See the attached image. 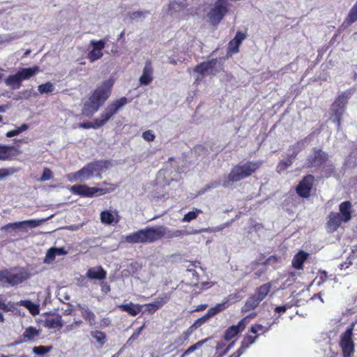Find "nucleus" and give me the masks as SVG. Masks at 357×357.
<instances>
[{
  "instance_id": "4be33fe9",
  "label": "nucleus",
  "mask_w": 357,
  "mask_h": 357,
  "mask_svg": "<svg viewBox=\"0 0 357 357\" xmlns=\"http://www.w3.org/2000/svg\"><path fill=\"white\" fill-rule=\"evenodd\" d=\"M86 276L91 280H105L107 277L106 271L101 266H96L88 269Z\"/></svg>"
},
{
  "instance_id": "cd10ccee",
  "label": "nucleus",
  "mask_w": 357,
  "mask_h": 357,
  "mask_svg": "<svg viewBox=\"0 0 357 357\" xmlns=\"http://www.w3.org/2000/svg\"><path fill=\"white\" fill-rule=\"evenodd\" d=\"M273 287V282L264 284L255 289L254 295L261 301L264 300Z\"/></svg>"
},
{
  "instance_id": "473e14b6",
  "label": "nucleus",
  "mask_w": 357,
  "mask_h": 357,
  "mask_svg": "<svg viewBox=\"0 0 357 357\" xmlns=\"http://www.w3.org/2000/svg\"><path fill=\"white\" fill-rule=\"evenodd\" d=\"M40 222L37 220H28L13 222V225L18 226L17 229L26 231L28 228H34L39 225Z\"/></svg>"
},
{
  "instance_id": "a18cd8bd",
  "label": "nucleus",
  "mask_w": 357,
  "mask_h": 357,
  "mask_svg": "<svg viewBox=\"0 0 357 357\" xmlns=\"http://www.w3.org/2000/svg\"><path fill=\"white\" fill-rule=\"evenodd\" d=\"M53 90H54V86L50 82H47L45 84H40L38 86V91L40 93H51L53 91Z\"/></svg>"
},
{
  "instance_id": "37998d69",
  "label": "nucleus",
  "mask_w": 357,
  "mask_h": 357,
  "mask_svg": "<svg viewBox=\"0 0 357 357\" xmlns=\"http://www.w3.org/2000/svg\"><path fill=\"white\" fill-rule=\"evenodd\" d=\"M52 349V346H37L33 348V352L36 355H44L50 352Z\"/></svg>"
},
{
  "instance_id": "ddd939ff",
  "label": "nucleus",
  "mask_w": 357,
  "mask_h": 357,
  "mask_svg": "<svg viewBox=\"0 0 357 357\" xmlns=\"http://www.w3.org/2000/svg\"><path fill=\"white\" fill-rule=\"evenodd\" d=\"M107 39H101L99 40H91L90 45L92 47L91 51L87 54L86 58L90 62H94L103 56L102 50L105 49Z\"/></svg>"
},
{
  "instance_id": "e433bc0d",
  "label": "nucleus",
  "mask_w": 357,
  "mask_h": 357,
  "mask_svg": "<svg viewBox=\"0 0 357 357\" xmlns=\"http://www.w3.org/2000/svg\"><path fill=\"white\" fill-rule=\"evenodd\" d=\"M322 173L324 177L329 178L335 173V167L333 163L327 162L321 167Z\"/></svg>"
},
{
  "instance_id": "f3484780",
  "label": "nucleus",
  "mask_w": 357,
  "mask_h": 357,
  "mask_svg": "<svg viewBox=\"0 0 357 357\" xmlns=\"http://www.w3.org/2000/svg\"><path fill=\"white\" fill-rule=\"evenodd\" d=\"M153 80V68L151 61L147 60L145 62L144 67L142 70V74L139 78V82L142 86H147Z\"/></svg>"
},
{
  "instance_id": "a878e982",
  "label": "nucleus",
  "mask_w": 357,
  "mask_h": 357,
  "mask_svg": "<svg viewBox=\"0 0 357 357\" xmlns=\"http://www.w3.org/2000/svg\"><path fill=\"white\" fill-rule=\"evenodd\" d=\"M309 254L307 252L303 250H300L294 256L292 259V266L297 270L303 269V264L305 261L307 260Z\"/></svg>"
},
{
  "instance_id": "774afa93",
  "label": "nucleus",
  "mask_w": 357,
  "mask_h": 357,
  "mask_svg": "<svg viewBox=\"0 0 357 357\" xmlns=\"http://www.w3.org/2000/svg\"><path fill=\"white\" fill-rule=\"evenodd\" d=\"M245 349H244L241 346L236 351L233 353L231 355L233 357H240L244 352Z\"/></svg>"
},
{
  "instance_id": "6e6552de",
  "label": "nucleus",
  "mask_w": 357,
  "mask_h": 357,
  "mask_svg": "<svg viewBox=\"0 0 357 357\" xmlns=\"http://www.w3.org/2000/svg\"><path fill=\"white\" fill-rule=\"evenodd\" d=\"M328 154L321 149L313 148L312 153L307 155L305 166L307 168L321 167L328 160Z\"/></svg>"
},
{
  "instance_id": "412c9836",
  "label": "nucleus",
  "mask_w": 357,
  "mask_h": 357,
  "mask_svg": "<svg viewBox=\"0 0 357 357\" xmlns=\"http://www.w3.org/2000/svg\"><path fill=\"white\" fill-rule=\"evenodd\" d=\"M77 309L80 311L82 317L89 324L90 326L96 325V314L87 306L78 304Z\"/></svg>"
},
{
  "instance_id": "338daca9",
  "label": "nucleus",
  "mask_w": 357,
  "mask_h": 357,
  "mask_svg": "<svg viewBox=\"0 0 357 357\" xmlns=\"http://www.w3.org/2000/svg\"><path fill=\"white\" fill-rule=\"evenodd\" d=\"M245 349H244L241 346L236 351L233 353L231 355L233 357H240L244 352Z\"/></svg>"
},
{
  "instance_id": "bb28decb",
  "label": "nucleus",
  "mask_w": 357,
  "mask_h": 357,
  "mask_svg": "<svg viewBox=\"0 0 357 357\" xmlns=\"http://www.w3.org/2000/svg\"><path fill=\"white\" fill-rule=\"evenodd\" d=\"M245 328L241 324L240 322L237 325L229 326L225 332L224 339L226 341H229L235 337L239 333L244 331Z\"/></svg>"
},
{
  "instance_id": "423d86ee",
  "label": "nucleus",
  "mask_w": 357,
  "mask_h": 357,
  "mask_svg": "<svg viewBox=\"0 0 357 357\" xmlns=\"http://www.w3.org/2000/svg\"><path fill=\"white\" fill-rule=\"evenodd\" d=\"M351 92L345 91L338 95L331 104L330 108L331 119L340 128L342 116L346 110V106L350 98Z\"/></svg>"
},
{
  "instance_id": "a19ab883",
  "label": "nucleus",
  "mask_w": 357,
  "mask_h": 357,
  "mask_svg": "<svg viewBox=\"0 0 357 357\" xmlns=\"http://www.w3.org/2000/svg\"><path fill=\"white\" fill-rule=\"evenodd\" d=\"M20 305L29 309L33 315L38 314L39 312L38 306L33 304V303L29 300L21 301Z\"/></svg>"
},
{
  "instance_id": "c03bdc74",
  "label": "nucleus",
  "mask_w": 357,
  "mask_h": 357,
  "mask_svg": "<svg viewBox=\"0 0 357 357\" xmlns=\"http://www.w3.org/2000/svg\"><path fill=\"white\" fill-rule=\"evenodd\" d=\"M202 213L199 209H195V211H189L187 213L182 219L183 222H190L192 220L197 218L198 215Z\"/></svg>"
},
{
  "instance_id": "603ef678",
  "label": "nucleus",
  "mask_w": 357,
  "mask_h": 357,
  "mask_svg": "<svg viewBox=\"0 0 357 357\" xmlns=\"http://www.w3.org/2000/svg\"><path fill=\"white\" fill-rule=\"evenodd\" d=\"M142 137L145 141L150 142L154 141L155 135L153 130H148L142 133Z\"/></svg>"
},
{
  "instance_id": "5fc2aeb1",
  "label": "nucleus",
  "mask_w": 357,
  "mask_h": 357,
  "mask_svg": "<svg viewBox=\"0 0 357 357\" xmlns=\"http://www.w3.org/2000/svg\"><path fill=\"white\" fill-rule=\"evenodd\" d=\"M257 316L256 312H252L248 316L243 318L239 322L245 328L247 324L249 322L250 319H253Z\"/></svg>"
},
{
  "instance_id": "58836bf2",
  "label": "nucleus",
  "mask_w": 357,
  "mask_h": 357,
  "mask_svg": "<svg viewBox=\"0 0 357 357\" xmlns=\"http://www.w3.org/2000/svg\"><path fill=\"white\" fill-rule=\"evenodd\" d=\"M100 220L106 225H111L114 221V217L112 211L109 210L103 211L100 213Z\"/></svg>"
},
{
  "instance_id": "6e6d98bb",
  "label": "nucleus",
  "mask_w": 357,
  "mask_h": 357,
  "mask_svg": "<svg viewBox=\"0 0 357 357\" xmlns=\"http://www.w3.org/2000/svg\"><path fill=\"white\" fill-rule=\"evenodd\" d=\"M208 320V319L206 317V316L204 315L202 317L195 320V321L193 323V327L198 328L200 326H202L203 324H204Z\"/></svg>"
},
{
  "instance_id": "4468645a",
  "label": "nucleus",
  "mask_w": 357,
  "mask_h": 357,
  "mask_svg": "<svg viewBox=\"0 0 357 357\" xmlns=\"http://www.w3.org/2000/svg\"><path fill=\"white\" fill-rule=\"evenodd\" d=\"M290 149L292 153L288 155V158L286 160H280L277 165L276 171L278 173H282L293 164L294 160L301 151L300 143L297 142L294 144L290 147Z\"/></svg>"
},
{
  "instance_id": "f704fd0d",
  "label": "nucleus",
  "mask_w": 357,
  "mask_h": 357,
  "mask_svg": "<svg viewBox=\"0 0 357 357\" xmlns=\"http://www.w3.org/2000/svg\"><path fill=\"white\" fill-rule=\"evenodd\" d=\"M91 336L99 343L100 347H102L107 340L106 334L100 331H91Z\"/></svg>"
},
{
  "instance_id": "7ed1b4c3",
  "label": "nucleus",
  "mask_w": 357,
  "mask_h": 357,
  "mask_svg": "<svg viewBox=\"0 0 357 357\" xmlns=\"http://www.w3.org/2000/svg\"><path fill=\"white\" fill-rule=\"evenodd\" d=\"M162 225L146 227L125 236V241L131 244L151 243L162 238L164 235Z\"/></svg>"
},
{
  "instance_id": "dca6fc26",
  "label": "nucleus",
  "mask_w": 357,
  "mask_h": 357,
  "mask_svg": "<svg viewBox=\"0 0 357 357\" xmlns=\"http://www.w3.org/2000/svg\"><path fill=\"white\" fill-rule=\"evenodd\" d=\"M218 63L217 59H212L211 60L203 61L199 64H197L195 68L194 71L202 75V76L205 75L207 73L210 72V73L213 75L216 74L215 66Z\"/></svg>"
},
{
  "instance_id": "f8f14e48",
  "label": "nucleus",
  "mask_w": 357,
  "mask_h": 357,
  "mask_svg": "<svg viewBox=\"0 0 357 357\" xmlns=\"http://www.w3.org/2000/svg\"><path fill=\"white\" fill-rule=\"evenodd\" d=\"M314 181L315 178L312 174H309L304 176L296 187L297 195L303 199L309 198L313 188Z\"/></svg>"
},
{
  "instance_id": "49530a36",
  "label": "nucleus",
  "mask_w": 357,
  "mask_h": 357,
  "mask_svg": "<svg viewBox=\"0 0 357 357\" xmlns=\"http://www.w3.org/2000/svg\"><path fill=\"white\" fill-rule=\"evenodd\" d=\"M18 172V169L14 167L10 168H1L0 169V179L12 175Z\"/></svg>"
},
{
  "instance_id": "09e8293b",
  "label": "nucleus",
  "mask_w": 357,
  "mask_h": 357,
  "mask_svg": "<svg viewBox=\"0 0 357 357\" xmlns=\"http://www.w3.org/2000/svg\"><path fill=\"white\" fill-rule=\"evenodd\" d=\"M83 324L81 319L75 320L72 324L67 325L65 328L66 332L72 331L74 329L79 328Z\"/></svg>"
},
{
  "instance_id": "8fccbe9b",
  "label": "nucleus",
  "mask_w": 357,
  "mask_h": 357,
  "mask_svg": "<svg viewBox=\"0 0 357 357\" xmlns=\"http://www.w3.org/2000/svg\"><path fill=\"white\" fill-rule=\"evenodd\" d=\"M14 309V305L10 302L6 303V301L0 299V310L5 312L12 311Z\"/></svg>"
},
{
  "instance_id": "0eeeda50",
  "label": "nucleus",
  "mask_w": 357,
  "mask_h": 357,
  "mask_svg": "<svg viewBox=\"0 0 357 357\" xmlns=\"http://www.w3.org/2000/svg\"><path fill=\"white\" fill-rule=\"evenodd\" d=\"M228 0H216L213 8L208 13L210 22L218 24L229 11Z\"/></svg>"
},
{
  "instance_id": "c9c22d12",
  "label": "nucleus",
  "mask_w": 357,
  "mask_h": 357,
  "mask_svg": "<svg viewBox=\"0 0 357 357\" xmlns=\"http://www.w3.org/2000/svg\"><path fill=\"white\" fill-rule=\"evenodd\" d=\"M162 228L164 229V235L162 236V238L165 237L167 238H172L174 237H179L185 234H187V232L184 230L178 229L172 231L170 230H168V229L165 226H162Z\"/></svg>"
},
{
  "instance_id": "69168bd1",
  "label": "nucleus",
  "mask_w": 357,
  "mask_h": 357,
  "mask_svg": "<svg viewBox=\"0 0 357 357\" xmlns=\"http://www.w3.org/2000/svg\"><path fill=\"white\" fill-rule=\"evenodd\" d=\"M56 255H64L67 254V252L63 248H53Z\"/></svg>"
},
{
  "instance_id": "ea45409f",
  "label": "nucleus",
  "mask_w": 357,
  "mask_h": 357,
  "mask_svg": "<svg viewBox=\"0 0 357 357\" xmlns=\"http://www.w3.org/2000/svg\"><path fill=\"white\" fill-rule=\"evenodd\" d=\"M208 341V339L206 338L204 340H202L194 344L193 345L190 346L188 349H187L182 354L181 357H185L190 354L194 352L195 350L200 348L204 343H206Z\"/></svg>"
},
{
  "instance_id": "393cba45",
  "label": "nucleus",
  "mask_w": 357,
  "mask_h": 357,
  "mask_svg": "<svg viewBox=\"0 0 357 357\" xmlns=\"http://www.w3.org/2000/svg\"><path fill=\"white\" fill-rule=\"evenodd\" d=\"M38 335L39 331L36 327H27L16 344L32 341Z\"/></svg>"
},
{
  "instance_id": "0e129e2a",
  "label": "nucleus",
  "mask_w": 357,
  "mask_h": 357,
  "mask_svg": "<svg viewBox=\"0 0 357 357\" xmlns=\"http://www.w3.org/2000/svg\"><path fill=\"white\" fill-rule=\"evenodd\" d=\"M234 342H232L230 344H229L228 346L225 349V350L221 354H218L217 357H222L223 356L227 354L228 351L234 347Z\"/></svg>"
},
{
  "instance_id": "2f4dec72",
  "label": "nucleus",
  "mask_w": 357,
  "mask_h": 357,
  "mask_svg": "<svg viewBox=\"0 0 357 357\" xmlns=\"http://www.w3.org/2000/svg\"><path fill=\"white\" fill-rule=\"evenodd\" d=\"M45 326L50 329L61 328L63 326L61 317L57 315L56 317L46 319Z\"/></svg>"
},
{
  "instance_id": "3c124183",
  "label": "nucleus",
  "mask_w": 357,
  "mask_h": 357,
  "mask_svg": "<svg viewBox=\"0 0 357 357\" xmlns=\"http://www.w3.org/2000/svg\"><path fill=\"white\" fill-rule=\"evenodd\" d=\"M53 177L52 170L47 167L44 168L43 174L40 178V181H46L50 180Z\"/></svg>"
},
{
  "instance_id": "f03ea898",
  "label": "nucleus",
  "mask_w": 357,
  "mask_h": 357,
  "mask_svg": "<svg viewBox=\"0 0 357 357\" xmlns=\"http://www.w3.org/2000/svg\"><path fill=\"white\" fill-rule=\"evenodd\" d=\"M263 162L261 160H249L244 163L234 165L222 185L224 188H229L234 182H238L252 175L259 169Z\"/></svg>"
},
{
  "instance_id": "a211bd4d",
  "label": "nucleus",
  "mask_w": 357,
  "mask_h": 357,
  "mask_svg": "<svg viewBox=\"0 0 357 357\" xmlns=\"http://www.w3.org/2000/svg\"><path fill=\"white\" fill-rule=\"evenodd\" d=\"M343 219L336 212H331L327 218L326 229L329 232H334L340 227Z\"/></svg>"
},
{
  "instance_id": "864d4df0",
  "label": "nucleus",
  "mask_w": 357,
  "mask_h": 357,
  "mask_svg": "<svg viewBox=\"0 0 357 357\" xmlns=\"http://www.w3.org/2000/svg\"><path fill=\"white\" fill-rule=\"evenodd\" d=\"M144 328V325L140 326L139 328H138L133 333L132 335L129 337V339L128 340V342L127 343H129V342H133L134 340H137V337H139V335L141 334L142 333V331L143 330V328Z\"/></svg>"
},
{
  "instance_id": "39448f33",
  "label": "nucleus",
  "mask_w": 357,
  "mask_h": 357,
  "mask_svg": "<svg viewBox=\"0 0 357 357\" xmlns=\"http://www.w3.org/2000/svg\"><path fill=\"white\" fill-rule=\"evenodd\" d=\"M29 274L24 268L14 267L0 271V285L14 287L27 280Z\"/></svg>"
},
{
  "instance_id": "052dcab7",
  "label": "nucleus",
  "mask_w": 357,
  "mask_h": 357,
  "mask_svg": "<svg viewBox=\"0 0 357 357\" xmlns=\"http://www.w3.org/2000/svg\"><path fill=\"white\" fill-rule=\"evenodd\" d=\"M176 6H177L179 9L185 8V5L183 3L172 1L169 4V10H172L173 9H175Z\"/></svg>"
},
{
  "instance_id": "72a5a7b5",
  "label": "nucleus",
  "mask_w": 357,
  "mask_h": 357,
  "mask_svg": "<svg viewBox=\"0 0 357 357\" xmlns=\"http://www.w3.org/2000/svg\"><path fill=\"white\" fill-rule=\"evenodd\" d=\"M259 337V335H250L249 333H246L241 341V346L244 349H247L252 345L253 343L255 342V341Z\"/></svg>"
},
{
  "instance_id": "79ce46f5",
  "label": "nucleus",
  "mask_w": 357,
  "mask_h": 357,
  "mask_svg": "<svg viewBox=\"0 0 357 357\" xmlns=\"http://www.w3.org/2000/svg\"><path fill=\"white\" fill-rule=\"evenodd\" d=\"M29 126L26 123L22 124L20 127L17 128L16 129L9 130L6 132V136L7 137H13L16 135H20L22 132L28 129Z\"/></svg>"
},
{
  "instance_id": "c85d7f7f",
  "label": "nucleus",
  "mask_w": 357,
  "mask_h": 357,
  "mask_svg": "<svg viewBox=\"0 0 357 357\" xmlns=\"http://www.w3.org/2000/svg\"><path fill=\"white\" fill-rule=\"evenodd\" d=\"M22 79L18 73L15 75L8 76L5 80L7 86H10L13 89H18L22 86Z\"/></svg>"
},
{
  "instance_id": "13d9d810",
  "label": "nucleus",
  "mask_w": 357,
  "mask_h": 357,
  "mask_svg": "<svg viewBox=\"0 0 357 357\" xmlns=\"http://www.w3.org/2000/svg\"><path fill=\"white\" fill-rule=\"evenodd\" d=\"M317 278H319V284L325 282L328 279V274L326 271H319Z\"/></svg>"
},
{
  "instance_id": "c756f323",
  "label": "nucleus",
  "mask_w": 357,
  "mask_h": 357,
  "mask_svg": "<svg viewBox=\"0 0 357 357\" xmlns=\"http://www.w3.org/2000/svg\"><path fill=\"white\" fill-rule=\"evenodd\" d=\"M40 71V68L38 66H34L31 68H22L17 73L20 76L22 80H25L34 76Z\"/></svg>"
},
{
  "instance_id": "4d7b16f0",
  "label": "nucleus",
  "mask_w": 357,
  "mask_h": 357,
  "mask_svg": "<svg viewBox=\"0 0 357 357\" xmlns=\"http://www.w3.org/2000/svg\"><path fill=\"white\" fill-rule=\"evenodd\" d=\"M229 307L227 301L222 302L220 303H218L214 307L215 309V311L218 313L223 311L226 308Z\"/></svg>"
},
{
  "instance_id": "6ab92c4d",
  "label": "nucleus",
  "mask_w": 357,
  "mask_h": 357,
  "mask_svg": "<svg viewBox=\"0 0 357 357\" xmlns=\"http://www.w3.org/2000/svg\"><path fill=\"white\" fill-rule=\"evenodd\" d=\"M169 299V296L167 294L162 297H158L155 301L146 303L144 305L145 307L144 312L150 314H154L157 310L161 308Z\"/></svg>"
},
{
  "instance_id": "7c9ffc66",
  "label": "nucleus",
  "mask_w": 357,
  "mask_h": 357,
  "mask_svg": "<svg viewBox=\"0 0 357 357\" xmlns=\"http://www.w3.org/2000/svg\"><path fill=\"white\" fill-rule=\"evenodd\" d=\"M261 301L259 300L254 294L251 295L247 299L244 306L242 308V312H248L255 310Z\"/></svg>"
},
{
  "instance_id": "de8ad7c7",
  "label": "nucleus",
  "mask_w": 357,
  "mask_h": 357,
  "mask_svg": "<svg viewBox=\"0 0 357 357\" xmlns=\"http://www.w3.org/2000/svg\"><path fill=\"white\" fill-rule=\"evenodd\" d=\"M56 256V255L53 248H50L46 253L44 262L47 264L52 263L54 261Z\"/></svg>"
},
{
  "instance_id": "4c0bfd02",
  "label": "nucleus",
  "mask_w": 357,
  "mask_h": 357,
  "mask_svg": "<svg viewBox=\"0 0 357 357\" xmlns=\"http://www.w3.org/2000/svg\"><path fill=\"white\" fill-rule=\"evenodd\" d=\"M270 328H271V326L264 327L261 324H255L252 325V326L250 327V328L249 330V332L252 334H255V335H259V336L260 334H264V333H267L269 331Z\"/></svg>"
},
{
  "instance_id": "5701e85b",
  "label": "nucleus",
  "mask_w": 357,
  "mask_h": 357,
  "mask_svg": "<svg viewBox=\"0 0 357 357\" xmlns=\"http://www.w3.org/2000/svg\"><path fill=\"white\" fill-rule=\"evenodd\" d=\"M339 215L343 219L344 222H347L351 219L352 204L349 201H344L339 206Z\"/></svg>"
},
{
  "instance_id": "aec40b11",
  "label": "nucleus",
  "mask_w": 357,
  "mask_h": 357,
  "mask_svg": "<svg viewBox=\"0 0 357 357\" xmlns=\"http://www.w3.org/2000/svg\"><path fill=\"white\" fill-rule=\"evenodd\" d=\"M20 153V151L14 146L0 145V160H12Z\"/></svg>"
},
{
  "instance_id": "9d476101",
  "label": "nucleus",
  "mask_w": 357,
  "mask_h": 357,
  "mask_svg": "<svg viewBox=\"0 0 357 357\" xmlns=\"http://www.w3.org/2000/svg\"><path fill=\"white\" fill-rule=\"evenodd\" d=\"M352 336L353 326L347 328L340 336L339 344L342 349L343 357H352L354 353V342Z\"/></svg>"
},
{
  "instance_id": "1a4fd4ad",
  "label": "nucleus",
  "mask_w": 357,
  "mask_h": 357,
  "mask_svg": "<svg viewBox=\"0 0 357 357\" xmlns=\"http://www.w3.org/2000/svg\"><path fill=\"white\" fill-rule=\"evenodd\" d=\"M74 195L83 197H93L105 195L108 190L105 188L89 187L85 184L74 185L70 188Z\"/></svg>"
},
{
  "instance_id": "e2e57ef3",
  "label": "nucleus",
  "mask_w": 357,
  "mask_h": 357,
  "mask_svg": "<svg viewBox=\"0 0 357 357\" xmlns=\"http://www.w3.org/2000/svg\"><path fill=\"white\" fill-rule=\"evenodd\" d=\"M215 314H217V312L215 311V307H211L204 315L206 316V317L208 319H209L210 318L215 316Z\"/></svg>"
},
{
  "instance_id": "680f3d73",
  "label": "nucleus",
  "mask_w": 357,
  "mask_h": 357,
  "mask_svg": "<svg viewBox=\"0 0 357 357\" xmlns=\"http://www.w3.org/2000/svg\"><path fill=\"white\" fill-rule=\"evenodd\" d=\"M290 307L291 306L287 304L282 305V306H277L275 308V311L278 313H284L287 311V309L290 308Z\"/></svg>"
},
{
  "instance_id": "b1692460",
  "label": "nucleus",
  "mask_w": 357,
  "mask_h": 357,
  "mask_svg": "<svg viewBox=\"0 0 357 357\" xmlns=\"http://www.w3.org/2000/svg\"><path fill=\"white\" fill-rule=\"evenodd\" d=\"M117 307L121 311L126 312L128 314L135 317L142 311L143 305L130 302L127 304L119 305Z\"/></svg>"
},
{
  "instance_id": "2eb2a0df",
  "label": "nucleus",
  "mask_w": 357,
  "mask_h": 357,
  "mask_svg": "<svg viewBox=\"0 0 357 357\" xmlns=\"http://www.w3.org/2000/svg\"><path fill=\"white\" fill-rule=\"evenodd\" d=\"M245 38L246 34L245 33L240 31L236 32L235 37L228 43L227 50V56H230L234 54L239 52V47Z\"/></svg>"
},
{
  "instance_id": "20e7f679",
  "label": "nucleus",
  "mask_w": 357,
  "mask_h": 357,
  "mask_svg": "<svg viewBox=\"0 0 357 357\" xmlns=\"http://www.w3.org/2000/svg\"><path fill=\"white\" fill-rule=\"evenodd\" d=\"M128 102L127 98L122 97L109 103L105 110L100 114V119H94L93 122H82L77 125L83 129H97L105 125L119 110Z\"/></svg>"
},
{
  "instance_id": "9b49d317",
  "label": "nucleus",
  "mask_w": 357,
  "mask_h": 357,
  "mask_svg": "<svg viewBox=\"0 0 357 357\" xmlns=\"http://www.w3.org/2000/svg\"><path fill=\"white\" fill-rule=\"evenodd\" d=\"M103 161H94L86 164L81 169L73 174L75 180H88L98 172L102 167Z\"/></svg>"
},
{
  "instance_id": "f257e3e1",
  "label": "nucleus",
  "mask_w": 357,
  "mask_h": 357,
  "mask_svg": "<svg viewBox=\"0 0 357 357\" xmlns=\"http://www.w3.org/2000/svg\"><path fill=\"white\" fill-rule=\"evenodd\" d=\"M113 85L114 81L109 79L97 87L89 97V100L84 104L82 114L89 117L98 112L109 97Z\"/></svg>"
},
{
  "instance_id": "bf43d9fd",
  "label": "nucleus",
  "mask_w": 357,
  "mask_h": 357,
  "mask_svg": "<svg viewBox=\"0 0 357 357\" xmlns=\"http://www.w3.org/2000/svg\"><path fill=\"white\" fill-rule=\"evenodd\" d=\"M101 291L104 294H107L110 291V285L106 282H100Z\"/></svg>"
}]
</instances>
